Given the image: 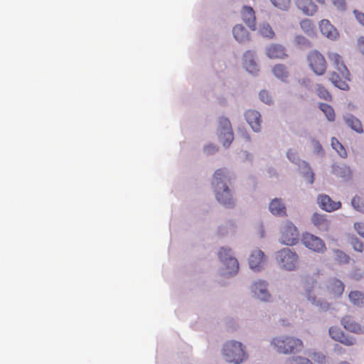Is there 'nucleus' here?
Listing matches in <instances>:
<instances>
[{
  "mask_svg": "<svg viewBox=\"0 0 364 364\" xmlns=\"http://www.w3.org/2000/svg\"><path fill=\"white\" fill-rule=\"evenodd\" d=\"M275 259L282 269L291 272L297 268L299 256L292 250L284 247L276 252Z\"/></svg>",
  "mask_w": 364,
  "mask_h": 364,
  "instance_id": "6",
  "label": "nucleus"
},
{
  "mask_svg": "<svg viewBox=\"0 0 364 364\" xmlns=\"http://www.w3.org/2000/svg\"><path fill=\"white\" fill-rule=\"evenodd\" d=\"M351 277L355 280H360L363 277V273L360 270H355L351 273Z\"/></svg>",
  "mask_w": 364,
  "mask_h": 364,
  "instance_id": "56",
  "label": "nucleus"
},
{
  "mask_svg": "<svg viewBox=\"0 0 364 364\" xmlns=\"http://www.w3.org/2000/svg\"><path fill=\"white\" fill-rule=\"evenodd\" d=\"M341 324L343 326L344 328L350 332L355 333H361L363 332L361 326L349 316L343 317L341 319Z\"/></svg>",
  "mask_w": 364,
  "mask_h": 364,
  "instance_id": "26",
  "label": "nucleus"
},
{
  "mask_svg": "<svg viewBox=\"0 0 364 364\" xmlns=\"http://www.w3.org/2000/svg\"><path fill=\"white\" fill-rule=\"evenodd\" d=\"M358 44L360 50L364 55V37H360L358 40Z\"/></svg>",
  "mask_w": 364,
  "mask_h": 364,
  "instance_id": "58",
  "label": "nucleus"
},
{
  "mask_svg": "<svg viewBox=\"0 0 364 364\" xmlns=\"http://www.w3.org/2000/svg\"><path fill=\"white\" fill-rule=\"evenodd\" d=\"M242 155L244 156V161H250L252 162L253 161V155L247 151H243Z\"/></svg>",
  "mask_w": 364,
  "mask_h": 364,
  "instance_id": "54",
  "label": "nucleus"
},
{
  "mask_svg": "<svg viewBox=\"0 0 364 364\" xmlns=\"http://www.w3.org/2000/svg\"><path fill=\"white\" fill-rule=\"evenodd\" d=\"M306 296L308 300L314 306H318L321 311L330 310L331 306L328 302L322 299H317L316 296L312 294L309 289H306Z\"/></svg>",
  "mask_w": 364,
  "mask_h": 364,
  "instance_id": "25",
  "label": "nucleus"
},
{
  "mask_svg": "<svg viewBox=\"0 0 364 364\" xmlns=\"http://www.w3.org/2000/svg\"><path fill=\"white\" fill-rule=\"evenodd\" d=\"M310 356L312 360L318 363L322 364L326 362V356L321 352H314Z\"/></svg>",
  "mask_w": 364,
  "mask_h": 364,
  "instance_id": "48",
  "label": "nucleus"
},
{
  "mask_svg": "<svg viewBox=\"0 0 364 364\" xmlns=\"http://www.w3.org/2000/svg\"><path fill=\"white\" fill-rule=\"evenodd\" d=\"M354 228L357 232L363 237H364V223H355Z\"/></svg>",
  "mask_w": 364,
  "mask_h": 364,
  "instance_id": "52",
  "label": "nucleus"
},
{
  "mask_svg": "<svg viewBox=\"0 0 364 364\" xmlns=\"http://www.w3.org/2000/svg\"><path fill=\"white\" fill-rule=\"evenodd\" d=\"M311 221L316 227H321L325 223V219L323 216L316 213H314L312 215Z\"/></svg>",
  "mask_w": 364,
  "mask_h": 364,
  "instance_id": "47",
  "label": "nucleus"
},
{
  "mask_svg": "<svg viewBox=\"0 0 364 364\" xmlns=\"http://www.w3.org/2000/svg\"><path fill=\"white\" fill-rule=\"evenodd\" d=\"M287 159L294 164L298 165L301 159H299L297 152L294 149H289L287 152Z\"/></svg>",
  "mask_w": 364,
  "mask_h": 364,
  "instance_id": "41",
  "label": "nucleus"
},
{
  "mask_svg": "<svg viewBox=\"0 0 364 364\" xmlns=\"http://www.w3.org/2000/svg\"><path fill=\"white\" fill-rule=\"evenodd\" d=\"M309 64L314 73L322 75L326 70V62L324 57L318 51L311 52L307 58Z\"/></svg>",
  "mask_w": 364,
  "mask_h": 364,
  "instance_id": "10",
  "label": "nucleus"
},
{
  "mask_svg": "<svg viewBox=\"0 0 364 364\" xmlns=\"http://www.w3.org/2000/svg\"><path fill=\"white\" fill-rule=\"evenodd\" d=\"M321 32L323 35L331 40H335L338 33L337 30L333 27L328 20L323 19L319 24Z\"/></svg>",
  "mask_w": 364,
  "mask_h": 364,
  "instance_id": "19",
  "label": "nucleus"
},
{
  "mask_svg": "<svg viewBox=\"0 0 364 364\" xmlns=\"http://www.w3.org/2000/svg\"><path fill=\"white\" fill-rule=\"evenodd\" d=\"M328 58L339 73V74H337L333 72L330 75L329 80L335 87L342 90H347L348 85L346 80H350V72L344 65L342 57L336 53H328Z\"/></svg>",
  "mask_w": 364,
  "mask_h": 364,
  "instance_id": "2",
  "label": "nucleus"
},
{
  "mask_svg": "<svg viewBox=\"0 0 364 364\" xmlns=\"http://www.w3.org/2000/svg\"><path fill=\"white\" fill-rule=\"evenodd\" d=\"M241 136L247 141H250L251 137L246 130L240 129Z\"/></svg>",
  "mask_w": 364,
  "mask_h": 364,
  "instance_id": "57",
  "label": "nucleus"
},
{
  "mask_svg": "<svg viewBox=\"0 0 364 364\" xmlns=\"http://www.w3.org/2000/svg\"><path fill=\"white\" fill-rule=\"evenodd\" d=\"M259 100L267 104V105H271L272 103V99L269 93L267 90H262L259 93Z\"/></svg>",
  "mask_w": 364,
  "mask_h": 364,
  "instance_id": "45",
  "label": "nucleus"
},
{
  "mask_svg": "<svg viewBox=\"0 0 364 364\" xmlns=\"http://www.w3.org/2000/svg\"><path fill=\"white\" fill-rule=\"evenodd\" d=\"M331 173L342 178H348L350 176V168L346 165L333 164L331 167Z\"/></svg>",
  "mask_w": 364,
  "mask_h": 364,
  "instance_id": "29",
  "label": "nucleus"
},
{
  "mask_svg": "<svg viewBox=\"0 0 364 364\" xmlns=\"http://www.w3.org/2000/svg\"><path fill=\"white\" fill-rule=\"evenodd\" d=\"M228 181V169L218 168L213 174L212 185L217 201L226 208H233L236 205V200L233 191L227 184Z\"/></svg>",
  "mask_w": 364,
  "mask_h": 364,
  "instance_id": "1",
  "label": "nucleus"
},
{
  "mask_svg": "<svg viewBox=\"0 0 364 364\" xmlns=\"http://www.w3.org/2000/svg\"><path fill=\"white\" fill-rule=\"evenodd\" d=\"M295 43L301 49L310 48L311 42L304 36L298 35L295 36Z\"/></svg>",
  "mask_w": 364,
  "mask_h": 364,
  "instance_id": "37",
  "label": "nucleus"
},
{
  "mask_svg": "<svg viewBox=\"0 0 364 364\" xmlns=\"http://www.w3.org/2000/svg\"><path fill=\"white\" fill-rule=\"evenodd\" d=\"M272 73L277 78L282 82H286L289 75L287 66L283 64L275 65L272 69Z\"/></svg>",
  "mask_w": 364,
  "mask_h": 364,
  "instance_id": "28",
  "label": "nucleus"
},
{
  "mask_svg": "<svg viewBox=\"0 0 364 364\" xmlns=\"http://www.w3.org/2000/svg\"><path fill=\"white\" fill-rule=\"evenodd\" d=\"M338 364H350V363H348V361H341V362L338 363Z\"/></svg>",
  "mask_w": 364,
  "mask_h": 364,
  "instance_id": "60",
  "label": "nucleus"
},
{
  "mask_svg": "<svg viewBox=\"0 0 364 364\" xmlns=\"http://www.w3.org/2000/svg\"><path fill=\"white\" fill-rule=\"evenodd\" d=\"M265 255L264 252L258 249L252 251L249 257V264L251 269L255 272H259L262 269V265L264 262Z\"/></svg>",
  "mask_w": 364,
  "mask_h": 364,
  "instance_id": "13",
  "label": "nucleus"
},
{
  "mask_svg": "<svg viewBox=\"0 0 364 364\" xmlns=\"http://www.w3.org/2000/svg\"><path fill=\"white\" fill-rule=\"evenodd\" d=\"M301 242L306 247L315 252L323 253L326 250L323 241L320 237L309 232L303 234Z\"/></svg>",
  "mask_w": 364,
  "mask_h": 364,
  "instance_id": "11",
  "label": "nucleus"
},
{
  "mask_svg": "<svg viewBox=\"0 0 364 364\" xmlns=\"http://www.w3.org/2000/svg\"><path fill=\"white\" fill-rule=\"evenodd\" d=\"M301 29L308 35L313 33V26L309 19H304L300 22Z\"/></svg>",
  "mask_w": 364,
  "mask_h": 364,
  "instance_id": "42",
  "label": "nucleus"
},
{
  "mask_svg": "<svg viewBox=\"0 0 364 364\" xmlns=\"http://www.w3.org/2000/svg\"><path fill=\"white\" fill-rule=\"evenodd\" d=\"M218 257L224 265L221 274L227 277L235 275L239 270V263L234 257L232 250L228 247H222L218 252Z\"/></svg>",
  "mask_w": 364,
  "mask_h": 364,
  "instance_id": "5",
  "label": "nucleus"
},
{
  "mask_svg": "<svg viewBox=\"0 0 364 364\" xmlns=\"http://www.w3.org/2000/svg\"><path fill=\"white\" fill-rule=\"evenodd\" d=\"M327 288L335 296H341L344 291L345 285L340 279L331 278L328 281Z\"/></svg>",
  "mask_w": 364,
  "mask_h": 364,
  "instance_id": "23",
  "label": "nucleus"
},
{
  "mask_svg": "<svg viewBox=\"0 0 364 364\" xmlns=\"http://www.w3.org/2000/svg\"><path fill=\"white\" fill-rule=\"evenodd\" d=\"M244 67L246 70L253 75H256L259 72V67L255 59V53L247 50L243 55Z\"/></svg>",
  "mask_w": 364,
  "mask_h": 364,
  "instance_id": "15",
  "label": "nucleus"
},
{
  "mask_svg": "<svg viewBox=\"0 0 364 364\" xmlns=\"http://www.w3.org/2000/svg\"><path fill=\"white\" fill-rule=\"evenodd\" d=\"M350 244L355 251L358 252H363V245L358 237H351Z\"/></svg>",
  "mask_w": 364,
  "mask_h": 364,
  "instance_id": "46",
  "label": "nucleus"
},
{
  "mask_svg": "<svg viewBox=\"0 0 364 364\" xmlns=\"http://www.w3.org/2000/svg\"><path fill=\"white\" fill-rule=\"evenodd\" d=\"M343 120L346 125L354 132L361 134L363 132V125L360 119L350 113L343 115Z\"/></svg>",
  "mask_w": 364,
  "mask_h": 364,
  "instance_id": "18",
  "label": "nucleus"
},
{
  "mask_svg": "<svg viewBox=\"0 0 364 364\" xmlns=\"http://www.w3.org/2000/svg\"><path fill=\"white\" fill-rule=\"evenodd\" d=\"M268 287L269 283L266 280L258 279L252 284L250 289L254 297L262 301L268 302L272 299Z\"/></svg>",
  "mask_w": 364,
  "mask_h": 364,
  "instance_id": "9",
  "label": "nucleus"
},
{
  "mask_svg": "<svg viewBox=\"0 0 364 364\" xmlns=\"http://www.w3.org/2000/svg\"><path fill=\"white\" fill-rule=\"evenodd\" d=\"M236 229L235 223L233 220H229L225 221L221 224L218 229V234L221 236H225L229 232H234Z\"/></svg>",
  "mask_w": 364,
  "mask_h": 364,
  "instance_id": "30",
  "label": "nucleus"
},
{
  "mask_svg": "<svg viewBox=\"0 0 364 364\" xmlns=\"http://www.w3.org/2000/svg\"><path fill=\"white\" fill-rule=\"evenodd\" d=\"M348 299L351 304L359 308H364V293L358 291H350L348 294Z\"/></svg>",
  "mask_w": 364,
  "mask_h": 364,
  "instance_id": "27",
  "label": "nucleus"
},
{
  "mask_svg": "<svg viewBox=\"0 0 364 364\" xmlns=\"http://www.w3.org/2000/svg\"><path fill=\"white\" fill-rule=\"evenodd\" d=\"M242 16L247 26L252 31H255L256 18L253 9L251 6H244L242 10Z\"/></svg>",
  "mask_w": 364,
  "mask_h": 364,
  "instance_id": "17",
  "label": "nucleus"
},
{
  "mask_svg": "<svg viewBox=\"0 0 364 364\" xmlns=\"http://www.w3.org/2000/svg\"><path fill=\"white\" fill-rule=\"evenodd\" d=\"M299 82L301 85L305 87L308 90L312 89V82L308 77H303L299 80Z\"/></svg>",
  "mask_w": 364,
  "mask_h": 364,
  "instance_id": "49",
  "label": "nucleus"
},
{
  "mask_svg": "<svg viewBox=\"0 0 364 364\" xmlns=\"http://www.w3.org/2000/svg\"><path fill=\"white\" fill-rule=\"evenodd\" d=\"M271 344L274 346L279 353H295L301 350L303 342L299 338L282 336L274 338Z\"/></svg>",
  "mask_w": 364,
  "mask_h": 364,
  "instance_id": "4",
  "label": "nucleus"
},
{
  "mask_svg": "<svg viewBox=\"0 0 364 364\" xmlns=\"http://www.w3.org/2000/svg\"><path fill=\"white\" fill-rule=\"evenodd\" d=\"M313 144H314L315 153H316L317 154H323V147L318 141L314 139Z\"/></svg>",
  "mask_w": 364,
  "mask_h": 364,
  "instance_id": "51",
  "label": "nucleus"
},
{
  "mask_svg": "<svg viewBox=\"0 0 364 364\" xmlns=\"http://www.w3.org/2000/svg\"><path fill=\"white\" fill-rule=\"evenodd\" d=\"M266 53L269 58H284L287 55L285 53V48L280 44H271L266 49Z\"/></svg>",
  "mask_w": 364,
  "mask_h": 364,
  "instance_id": "21",
  "label": "nucleus"
},
{
  "mask_svg": "<svg viewBox=\"0 0 364 364\" xmlns=\"http://www.w3.org/2000/svg\"><path fill=\"white\" fill-rule=\"evenodd\" d=\"M296 4L307 16H312L317 10V6L312 0H296Z\"/></svg>",
  "mask_w": 364,
  "mask_h": 364,
  "instance_id": "24",
  "label": "nucleus"
},
{
  "mask_svg": "<svg viewBox=\"0 0 364 364\" xmlns=\"http://www.w3.org/2000/svg\"><path fill=\"white\" fill-rule=\"evenodd\" d=\"M351 205L355 210L358 212L363 213L364 212V203L362 200V198L358 196H355L351 200Z\"/></svg>",
  "mask_w": 364,
  "mask_h": 364,
  "instance_id": "39",
  "label": "nucleus"
},
{
  "mask_svg": "<svg viewBox=\"0 0 364 364\" xmlns=\"http://www.w3.org/2000/svg\"><path fill=\"white\" fill-rule=\"evenodd\" d=\"M259 33L267 39H273L275 36V33L271 26L267 23L263 22L259 25Z\"/></svg>",
  "mask_w": 364,
  "mask_h": 364,
  "instance_id": "31",
  "label": "nucleus"
},
{
  "mask_svg": "<svg viewBox=\"0 0 364 364\" xmlns=\"http://www.w3.org/2000/svg\"><path fill=\"white\" fill-rule=\"evenodd\" d=\"M232 34L235 39L240 43H246L250 40V33L242 24H237L233 27Z\"/></svg>",
  "mask_w": 364,
  "mask_h": 364,
  "instance_id": "20",
  "label": "nucleus"
},
{
  "mask_svg": "<svg viewBox=\"0 0 364 364\" xmlns=\"http://www.w3.org/2000/svg\"><path fill=\"white\" fill-rule=\"evenodd\" d=\"M333 5L341 11H345L346 4L345 0H332Z\"/></svg>",
  "mask_w": 364,
  "mask_h": 364,
  "instance_id": "50",
  "label": "nucleus"
},
{
  "mask_svg": "<svg viewBox=\"0 0 364 364\" xmlns=\"http://www.w3.org/2000/svg\"><path fill=\"white\" fill-rule=\"evenodd\" d=\"M331 146L332 148L337 151V153L339 154V156L342 158H346L347 157V152L343 147V146L338 141V140L333 137L331 139Z\"/></svg>",
  "mask_w": 364,
  "mask_h": 364,
  "instance_id": "34",
  "label": "nucleus"
},
{
  "mask_svg": "<svg viewBox=\"0 0 364 364\" xmlns=\"http://www.w3.org/2000/svg\"><path fill=\"white\" fill-rule=\"evenodd\" d=\"M319 108L325 114L328 121L333 122L335 120V112L331 105L326 103H321Z\"/></svg>",
  "mask_w": 364,
  "mask_h": 364,
  "instance_id": "33",
  "label": "nucleus"
},
{
  "mask_svg": "<svg viewBox=\"0 0 364 364\" xmlns=\"http://www.w3.org/2000/svg\"><path fill=\"white\" fill-rule=\"evenodd\" d=\"M353 14L356 18V19L358 20V21L364 26V14L363 13H361V12H359L357 10H354L353 11Z\"/></svg>",
  "mask_w": 364,
  "mask_h": 364,
  "instance_id": "53",
  "label": "nucleus"
},
{
  "mask_svg": "<svg viewBox=\"0 0 364 364\" xmlns=\"http://www.w3.org/2000/svg\"><path fill=\"white\" fill-rule=\"evenodd\" d=\"M332 251L334 254L336 262L339 264H348L349 262L350 257L343 251L338 249H333Z\"/></svg>",
  "mask_w": 364,
  "mask_h": 364,
  "instance_id": "32",
  "label": "nucleus"
},
{
  "mask_svg": "<svg viewBox=\"0 0 364 364\" xmlns=\"http://www.w3.org/2000/svg\"><path fill=\"white\" fill-rule=\"evenodd\" d=\"M316 1L320 4H324V0H316Z\"/></svg>",
  "mask_w": 364,
  "mask_h": 364,
  "instance_id": "61",
  "label": "nucleus"
},
{
  "mask_svg": "<svg viewBox=\"0 0 364 364\" xmlns=\"http://www.w3.org/2000/svg\"><path fill=\"white\" fill-rule=\"evenodd\" d=\"M338 342L346 346H352L355 344L356 340L353 336L343 333Z\"/></svg>",
  "mask_w": 364,
  "mask_h": 364,
  "instance_id": "44",
  "label": "nucleus"
},
{
  "mask_svg": "<svg viewBox=\"0 0 364 364\" xmlns=\"http://www.w3.org/2000/svg\"><path fill=\"white\" fill-rule=\"evenodd\" d=\"M222 351L225 360L235 364L242 363L248 358L245 346L241 342L234 340L227 341Z\"/></svg>",
  "mask_w": 364,
  "mask_h": 364,
  "instance_id": "3",
  "label": "nucleus"
},
{
  "mask_svg": "<svg viewBox=\"0 0 364 364\" xmlns=\"http://www.w3.org/2000/svg\"><path fill=\"white\" fill-rule=\"evenodd\" d=\"M316 92L320 98L326 101H329L331 99L329 92L321 85H317Z\"/></svg>",
  "mask_w": 364,
  "mask_h": 364,
  "instance_id": "40",
  "label": "nucleus"
},
{
  "mask_svg": "<svg viewBox=\"0 0 364 364\" xmlns=\"http://www.w3.org/2000/svg\"><path fill=\"white\" fill-rule=\"evenodd\" d=\"M328 333L333 340L338 342L344 333L339 328L331 326L328 329Z\"/></svg>",
  "mask_w": 364,
  "mask_h": 364,
  "instance_id": "38",
  "label": "nucleus"
},
{
  "mask_svg": "<svg viewBox=\"0 0 364 364\" xmlns=\"http://www.w3.org/2000/svg\"><path fill=\"white\" fill-rule=\"evenodd\" d=\"M319 206L326 212H333L341 207L340 201H333L328 196L321 194L317 198Z\"/></svg>",
  "mask_w": 364,
  "mask_h": 364,
  "instance_id": "14",
  "label": "nucleus"
},
{
  "mask_svg": "<svg viewBox=\"0 0 364 364\" xmlns=\"http://www.w3.org/2000/svg\"><path fill=\"white\" fill-rule=\"evenodd\" d=\"M297 166L306 182L309 184H313L314 182V173L309 164L306 161L301 160Z\"/></svg>",
  "mask_w": 364,
  "mask_h": 364,
  "instance_id": "22",
  "label": "nucleus"
},
{
  "mask_svg": "<svg viewBox=\"0 0 364 364\" xmlns=\"http://www.w3.org/2000/svg\"><path fill=\"white\" fill-rule=\"evenodd\" d=\"M272 4L281 10H287L290 4V0H270Z\"/></svg>",
  "mask_w": 364,
  "mask_h": 364,
  "instance_id": "43",
  "label": "nucleus"
},
{
  "mask_svg": "<svg viewBox=\"0 0 364 364\" xmlns=\"http://www.w3.org/2000/svg\"><path fill=\"white\" fill-rule=\"evenodd\" d=\"M333 350L335 353H336L338 355H341L346 353V349L343 348L339 344H336L333 347Z\"/></svg>",
  "mask_w": 364,
  "mask_h": 364,
  "instance_id": "55",
  "label": "nucleus"
},
{
  "mask_svg": "<svg viewBox=\"0 0 364 364\" xmlns=\"http://www.w3.org/2000/svg\"><path fill=\"white\" fill-rule=\"evenodd\" d=\"M217 134L220 142L225 149L228 148L234 139V134L228 117L223 116L219 117Z\"/></svg>",
  "mask_w": 364,
  "mask_h": 364,
  "instance_id": "7",
  "label": "nucleus"
},
{
  "mask_svg": "<svg viewBox=\"0 0 364 364\" xmlns=\"http://www.w3.org/2000/svg\"><path fill=\"white\" fill-rule=\"evenodd\" d=\"M281 243L292 246L298 243L299 240V232L294 224L290 221H285L282 223L281 228Z\"/></svg>",
  "mask_w": 364,
  "mask_h": 364,
  "instance_id": "8",
  "label": "nucleus"
},
{
  "mask_svg": "<svg viewBox=\"0 0 364 364\" xmlns=\"http://www.w3.org/2000/svg\"><path fill=\"white\" fill-rule=\"evenodd\" d=\"M245 118L253 132L261 131V114L258 111L249 109L245 112Z\"/></svg>",
  "mask_w": 364,
  "mask_h": 364,
  "instance_id": "12",
  "label": "nucleus"
},
{
  "mask_svg": "<svg viewBox=\"0 0 364 364\" xmlns=\"http://www.w3.org/2000/svg\"><path fill=\"white\" fill-rule=\"evenodd\" d=\"M285 364H313L311 361L302 356H292L287 359Z\"/></svg>",
  "mask_w": 364,
  "mask_h": 364,
  "instance_id": "36",
  "label": "nucleus"
},
{
  "mask_svg": "<svg viewBox=\"0 0 364 364\" xmlns=\"http://www.w3.org/2000/svg\"><path fill=\"white\" fill-rule=\"evenodd\" d=\"M268 173L270 176H274L277 174L276 170L274 168H269Z\"/></svg>",
  "mask_w": 364,
  "mask_h": 364,
  "instance_id": "59",
  "label": "nucleus"
},
{
  "mask_svg": "<svg viewBox=\"0 0 364 364\" xmlns=\"http://www.w3.org/2000/svg\"><path fill=\"white\" fill-rule=\"evenodd\" d=\"M269 211L279 217H283L287 215V208L282 198H275L269 203Z\"/></svg>",
  "mask_w": 364,
  "mask_h": 364,
  "instance_id": "16",
  "label": "nucleus"
},
{
  "mask_svg": "<svg viewBox=\"0 0 364 364\" xmlns=\"http://www.w3.org/2000/svg\"><path fill=\"white\" fill-rule=\"evenodd\" d=\"M219 151V146L213 143L205 144L203 147V153L205 156H213Z\"/></svg>",
  "mask_w": 364,
  "mask_h": 364,
  "instance_id": "35",
  "label": "nucleus"
}]
</instances>
